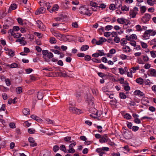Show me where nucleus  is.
Listing matches in <instances>:
<instances>
[{"instance_id": "nucleus-44", "label": "nucleus", "mask_w": 156, "mask_h": 156, "mask_svg": "<svg viewBox=\"0 0 156 156\" xmlns=\"http://www.w3.org/2000/svg\"><path fill=\"white\" fill-rule=\"evenodd\" d=\"M76 108L73 107H70L69 108V111L71 112L74 113L75 112Z\"/></svg>"}, {"instance_id": "nucleus-6", "label": "nucleus", "mask_w": 156, "mask_h": 156, "mask_svg": "<svg viewBox=\"0 0 156 156\" xmlns=\"http://www.w3.org/2000/svg\"><path fill=\"white\" fill-rule=\"evenodd\" d=\"M147 74L149 76H156V70L154 69H150L148 71Z\"/></svg>"}, {"instance_id": "nucleus-11", "label": "nucleus", "mask_w": 156, "mask_h": 156, "mask_svg": "<svg viewBox=\"0 0 156 156\" xmlns=\"http://www.w3.org/2000/svg\"><path fill=\"white\" fill-rule=\"evenodd\" d=\"M17 7V5L15 4H12L11 5L8 10V13H10L12 10H14L16 9Z\"/></svg>"}, {"instance_id": "nucleus-57", "label": "nucleus", "mask_w": 156, "mask_h": 156, "mask_svg": "<svg viewBox=\"0 0 156 156\" xmlns=\"http://www.w3.org/2000/svg\"><path fill=\"white\" fill-rule=\"evenodd\" d=\"M92 60L94 62L97 63H100L101 62L100 59H98L95 58H93L92 59Z\"/></svg>"}, {"instance_id": "nucleus-21", "label": "nucleus", "mask_w": 156, "mask_h": 156, "mask_svg": "<svg viewBox=\"0 0 156 156\" xmlns=\"http://www.w3.org/2000/svg\"><path fill=\"white\" fill-rule=\"evenodd\" d=\"M23 113L25 115H27L30 114V110L28 108H24L22 111Z\"/></svg>"}, {"instance_id": "nucleus-41", "label": "nucleus", "mask_w": 156, "mask_h": 156, "mask_svg": "<svg viewBox=\"0 0 156 156\" xmlns=\"http://www.w3.org/2000/svg\"><path fill=\"white\" fill-rule=\"evenodd\" d=\"M22 36V34L20 33H15L14 35L13 36V37L15 38H19L20 37H21Z\"/></svg>"}, {"instance_id": "nucleus-46", "label": "nucleus", "mask_w": 156, "mask_h": 156, "mask_svg": "<svg viewBox=\"0 0 156 156\" xmlns=\"http://www.w3.org/2000/svg\"><path fill=\"white\" fill-rule=\"evenodd\" d=\"M75 152V150L73 148H69V149L67 151V153H73Z\"/></svg>"}, {"instance_id": "nucleus-25", "label": "nucleus", "mask_w": 156, "mask_h": 156, "mask_svg": "<svg viewBox=\"0 0 156 156\" xmlns=\"http://www.w3.org/2000/svg\"><path fill=\"white\" fill-rule=\"evenodd\" d=\"M8 49V52H6V53L10 56L13 57L15 55L14 52L11 49Z\"/></svg>"}, {"instance_id": "nucleus-22", "label": "nucleus", "mask_w": 156, "mask_h": 156, "mask_svg": "<svg viewBox=\"0 0 156 156\" xmlns=\"http://www.w3.org/2000/svg\"><path fill=\"white\" fill-rule=\"evenodd\" d=\"M48 53V50H43L42 51V53L43 55V57L45 59V60L46 61L47 59L46 56Z\"/></svg>"}, {"instance_id": "nucleus-18", "label": "nucleus", "mask_w": 156, "mask_h": 156, "mask_svg": "<svg viewBox=\"0 0 156 156\" xmlns=\"http://www.w3.org/2000/svg\"><path fill=\"white\" fill-rule=\"evenodd\" d=\"M129 16L130 18H134L135 17L137 13L132 9L130 10L129 12Z\"/></svg>"}, {"instance_id": "nucleus-17", "label": "nucleus", "mask_w": 156, "mask_h": 156, "mask_svg": "<svg viewBox=\"0 0 156 156\" xmlns=\"http://www.w3.org/2000/svg\"><path fill=\"white\" fill-rule=\"evenodd\" d=\"M59 75L60 76H61L64 77L66 76L70 77V74L66 72H63L59 73Z\"/></svg>"}, {"instance_id": "nucleus-49", "label": "nucleus", "mask_w": 156, "mask_h": 156, "mask_svg": "<svg viewBox=\"0 0 156 156\" xmlns=\"http://www.w3.org/2000/svg\"><path fill=\"white\" fill-rule=\"evenodd\" d=\"M101 69H108V68L105 66L103 64H100L98 66Z\"/></svg>"}, {"instance_id": "nucleus-62", "label": "nucleus", "mask_w": 156, "mask_h": 156, "mask_svg": "<svg viewBox=\"0 0 156 156\" xmlns=\"http://www.w3.org/2000/svg\"><path fill=\"white\" fill-rule=\"evenodd\" d=\"M104 35L106 37H109L111 35V32H105L104 33Z\"/></svg>"}, {"instance_id": "nucleus-12", "label": "nucleus", "mask_w": 156, "mask_h": 156, "mask_svg": "<svg viewBox=\"0 0 156 156\" xmlns=\"http://www.w3.org/2000/svg\"><path fill=\"white\" fill-rule=\"evenodd\" d=\"M107 41V40L103 37H100V40L98 41H97V44L99 45L102 44L103 42H105Z\"/></svg>"}, {"instance_id": "nucleus-7", "label": "nucleus", "mask_w": 156, "mask_h": 156, "mask_svg": "<svg viewBox=\"0 0 156 156\" xmlns=\"http://www.w3.org/2000/svg\"><path fill=\"white\" fill-rule=\"evenodd\" d=\"M46 10L45 8L41 7L40 9H37L35 12V14L38 15L40 14L43 13L45 12Z\"/></svg>"}, {"instance_id": "nucleus-8", "label": "nucleus", "mask_w": 156, "mask_h": 156, "mask_svg": "<svg viewBox=\"0 0 156 156\" xmlns=\"http://www.w3.org/2000/svg\"><path fill=\"white\" fill-rule=\"evenodd\" d=\"M28 141L31 144L30 146L32 147L36 146L37 145V144L35 142V140L32 137H29Z\"/></svg>"}, {"instance_id": "nucleus-13", "label": "nucleus", "mask_w": 156, "mask_h": 156, "mask_svg": "<svg viewBox=\"0 0 156 156\" xmlns=\"http://www.w3.org/2000/svg\"><path fill=\"white\" fill-rule=\"evenodd\" d=\"M126 39L127 40L129 41H130L131 39H136L137 36L135 34H132L130 36H126Z\"/></svg>"}, {"instance_id": "nucleus-23", "label": "nucleus", "mask_w": 156, "mask_h": 156, "mask_svg": "<svg viewBox=\"0 0 156 156\" xmlns=\"http://www.w3.org/2000/svg\"><path fill=\"white\" fill-rule=\"evenodd\" d=\"M115 4L118 8H120L122 6L121 1L120 0H117L115 2Z\"/></svg>"}, {"instance_id": "nucleus-55", "label": "nucleus", "mask_w": 156, "mask_h": 156, "mask_svg": "<svg viewBox=\"0 0 156 156\" xmlns=\"http://www.w3.org/2000/svg\"><path fill=\"white\" fill-rule=\"evenodd\" d=\"M18 64L16 63H14L10 65V67L11 68H16L18 66Z\"/></svg>"}, {"instance_id": "nucleus-4", "label": "nucleus", "mask_w": 156, "mask_h": 156, "mask_svg": "<svg viewBox=\"0 0 156 156\" xmlns=\"http://www.w3.org/2000/svg\"><path fill=\"white\" fill-rule=\"evenodd\" d=\"M37 26L38 28L42 30V31L45 30V27L42 22L40 20H37L36 21Z\"/></svg>"}, {"instance_id": "nucleus-15", "label": "nucleus", "mask_w": 156, "mask_h": 156, "mask_svg": "<svg viewBox=\"0 0 156 156\" xmlns=\"http://www.w3.org/2000/svg\"><path fill=\"white\" fill-rule=\"evenodd\" d=\"M97 138H100L99 141L101 143H104L107 142L108 140V137H96Z\"/></svg>"}, {"instance_id": "nucleus-31", "label": "nucleus", "mask_w": 156, "mask_h": 156, "mask_svg": "<svg viewBox=\"0 0 156 156\" xmlns=\"http://www.w3.org/2000/svg\"><path fill=\"white\" fill-rule=\"evenodd\" d=\"M119 97L122 99H125L126 98V96L125 93L123 92H121L119 93Z\"/></svg>"}, {"instance_id": "nucleus-45", "label": "nucleus", "mask_w": 156, "mask_h": 156, "mask_svg": "<svg viewBox=\"0 0 156 156\" xmlns=\"http://www.w3.org/2000/svg\"><path fill=\"white\" fill-rule=\"evenodd\" d=\"M17 20L19 23L20 25H23V20L22 19L20 18H18L17 19Z\"/></svg>"}, {"instance_id": "nucleus-30", "label": "nucleus", "mask_w": 156, "mask_h": 156, "mask_svg": "<svg viewBox=\"0 0 156 156\" xmlns=\"http://www.w3.org/2000/svg\"><path fill=\"white\" fill-rule=\"evenodd\" d=\"M117 8L118 7L114 4H112L110 5L109 6V8L110 10H115L116 8Z\"/></svg>"}, {"instance_id": "nucleus-52", "label": "nucleus", "mask_w": 156, "mask_h": 156, "mask_svg": "<svg viewBox=\"0 0 156 156\" xmlns=\"http://www.w3.org/2000/svg\"><path fill=\"white\" fill-rule=\"evenodd\" d=\"M34 34L37 36L39 38H41L42 37V34L41 33L34 32Z\"/></svg>"}, {"instance_id": "nucleus-64", "label": "nucleus", "mask_w": 156, "mask_h": 156, "mask_svg": "<svg viewBox=\"0 0 156 156\" xmlns=\"http://www.w3.org/2000/svg\"><path fill=\"white\" fill-rule=\"evenodd\" d=\"M127 41L125 39L123 38L121 39V43L122 45H123L125 44H126Z\"/></svg>"}, {"instance_id": "nucleus-32", "label": "nucleus", "mask_w": 156, "mask_h": 156, "mask_svg": "<svg viewBox=\"0 0 156 156\" xmlns=\"http://www.w3.org/2000/svg\"><path fill=\"white\" fill-rule=\"evenodd\" d=\"M89 48V46L88 45H83L81 47V50L82 51H86Z\"/></svg>"}, {"instance_id": "nucleus-61", "label": "nucleus", "mask_w": 156, "mask_h": 156, "mask_svg": "<svg viewBox=\"0 0 156 156\" xmlns=\"http://www.w3.org/2000/svg\"><path fill=\"white\" fill-rule=\"evenodd\" d=\"M51 51L52 52H53L55 54H57L58 55L60 54H61V52L59 51L58 50H54V49H51Z\"/></svg>"}, {"instance_id": "nucleus-14", "label": "nucleus", "mask_w": 156, "mask_h": 156, "mask_svg": "<svg viewBox=\"0 0 156 156\" xmlns=\"http://www.w3.org/2000/svg\"><path fill=\"white\" fill-rule=\"evenodd\" d=\"M96 151L98 153L100 156H102L103 154H105V152L102 151L101 148H97Z\"/></svg>"}, {"instance_id": "nucleus-56", "label": "nucleus", "mask_w": 156, "mask_h": 156, "mask_svg": "<svg viewBox=\"0 0 156 156\" xmlns=\"http://www.w3.org/2000/svg\"><path fill=\"white\" fill-rule=\"evenodd\" d=\"M132 70H130V72H128L127 73V75L128 77H130L131 78L133 77Z\"/></svg>"}, {"instance_id": "nucleus-16", "label": "nucleus", "mask_w": 156, "mask_h": 156, "mask_svg": "<svg viewBox=\"0 0 156 156\" xmlns=\"http://www.w3.org/2000/svg\"><path fill=\"white\" fill-rule=\"evenodd\" d=\"M59 8L58 5L56 4L52 8L51 10H50L51 13H52L54 12L57 11Z\"/></svg>"}, {"instance_id": "nucleus-38", "label": "nucleus", "mask_w": 156, "mask_h": 156, "mask_svg": "<svg viewBox=\"0 0 156 156\" xmlns=\"http://www.w3.org/2000/svg\"><path fill=\"white\" fill-rule=\"evenodd\" d=\"M60 150L63 151L64 152H67L66 147L64 145H62L60 146Z\"/></svg>"}, {"instance_id": "nucleus-54", "label": "nucleus", "mask_w": 156, "mask_h": 156, "mask_svg": "<svg viewBox=\"0 0 156 156\" xmlns=\"http://www.w3.org/2000/svg\"><path fill=\"white\" fill-rule=\"evenodd\" d=\"M45 121L46 122L48 123L49 124H53L54 122L52 120H51L49 119H47L45 120Z\"/></svg>"}, {"instance_id": "nucleus-19", "label": "nucleus", "mask_w": 156, "mask_h": 156, "mask_svg": "<svg viewBox=\"0 0 156 156\" xmlns=\"http://www.w3.org/2000/svg\"><path fill=\"white\" fill-rule=\"evenodd\" d=\"M147 3L149 5L152 6L156 4V0H147Z\"/></svg>"}, {"instance_id": "nucleus-63", "label": "nucleus", "mask_w": 156, "mask_h": 156, "mask_svg": "<svg viewBox=\"0 0 156 156\" xmlns=\"http://www.w3.org/2000/svg\"><path fill=\"white\" fill-rule=\"evenodd\" d=\"M106 5L105 4L102 3L100 5V6H99L98 8H101L102 9H104L106 8Z\"/></svg>"}, {"instance_id": "nucleus-59", "label": "nucleus", "mask_w": 156, "mask_h": 156, "mask_svg": "<svg viewBox=\"0 0 156 156\" xmlns=\"http://www.w3.org/2000/svg\"><path fill=\"white\" fill-rule=\"evenodd\" d=\"M5 82L7 86H9L11 85L10 82L9 80V79H6L5 80Z\"/></svg>"}, {"instance_id": "nucleus-26", "label": "nucleus", "mask_w": 156, "mask_h": 156, "mask_svg": "<svg viewBox=\"0 0 156 156\" xmlns=\"http://www.w3.org/2000/svg\"><path fill=\"white\" fill-rule=\"evenodd\" d=\"M136 81L139 84H142L144 83L143 80L140 77L136 79Z\"/></svg>"}, {"instance_id": "nucleus-1", "label": "nucleus", "mask_w": 156, "mask_h": 156, "mask_svg": "<svg viewBox=\"0 0 156 156\" xmlns=\"http://www.w3.org/2000/svg\"><path fill=\"white\" fill-rule=\"evenodd\" d=\"M80 12L81 14L85 15L88 16H90L91 13L89 12V11L87 8H86L83 7H81L80 8Z\"/></svg>"}, {"instance_id": "nucleus-43", "label": "nucleus", "mask_w": 156, "mask_h": 156, "mask_svg": "<svg viewBox=\"0 0 156 156\" xmlns=\"http://www.w3.org/2000/svg\"><path fill=\"white\" fill-rule=\"evenodd\" d=\"M53 57V54L51 52H48V54L46 56V58H52Z\"/></svg>"}, {"instance_id": "nucleus-39", "label": "nucleus", "mask_w": 156, "mask_h": 156, "mask_svg": "<svg viewBox=\"0 0 156 156\" xmlns=\"http://www.w3.org/2000/svg\"><path fill=\"white\" fill-rule=\"evenodd\" d=\"M124 117L127 119H130L132 117L128 113H126L124 115Z\"/></svg>"}, {"instance_id": "nucleus-60", "label": "nucleus", "mask_w": 156, "mask_h": 156, "mask_svg": "<svg viewBox=\"0 0 156 156\" xmlns=\"http://www.w3.org/2000/svg\"><path fill=\"white\" fill-rule=\"evenodd\" d=\"M99 53H98L99 56H102L105 55V53L103 52V50H98Z\"/></svg>"}, {"instance_id": "nucleus-51", "label": "nucleus", "mask_w": 156, "mask_h": 156, "mask_svg": "<svg viewBox=\"0 0 156 156\" xmlns=\"http://www.w3.org/2000/svg\"><path fill=\"white\" fill-rule=\"evenodd\" d=\"M114 41L115 43H118L120 41V39L119 37H118L117 36L115 37L114 39Z\"/></svg>"}, {"instance_id": "nucleus-58", "label": "nucleus", "mask_w": 156, "mask_h": 156, "mask_svg": "<svg viewBox=\"0 0 156 156\" xmlns=\"http://www.w3.org/2000/svg\"><path fill=\"white\" fill-rule=\"evenodd\" d=\"M119 72L120 74L122 75L124 73L125 70L124 69H123L122 68H119Z\"/></svg>"}, {"instance_id": "nucleus-40", "label": "nucleus", "mask_w": 156, "mask_h": 156, "mask_svg": "<svg viewBox=\"0 0 156 156\" xmlns=\"http://www.w3.org/2000/svg\"><path fill=\"white\" fill-rule=\"evenodd\" d=\"M129 7H127L126 5L122 6L121 7V10L122 11H128L129 10Z\"/></svg>"}, {"instance_id": "nucleus-3", "label": "nucleus", "mask_w": 156, "mask_h": 156, "mask_svg": "<svg viewBox=\"0 0 156 156\" xmlns=\"http://www.w3.org/2000/svg\"><path fill=\"white\" fill-rule=\"evenodd\" d=\"M52 34L54 36L61 41H62L64 38L66 37L65 35L59 33H57L54 31L52 32Z\"/></svg>"}, {"instance_id": "nucleus-2", "label": "nucleus", "mask_w": 156, "mask_h": 156, "mask_svg": "<svg viewBox=\"0 0 156 156\" xmlns=\"http://www.w3.org/2000/svg\"><path fill=\"white\" fill-rule=\"evenodd\" d=\"M51 4L49 2H47L44 1H42L40 2V5L43 7L47 8V9L49 10L51 7Z\"/></svg>"}, {"instance_id": "nucleus-47", "label": "nucleus", "mask_w": 156, "mask_h": 156, "mask_svg": "<svg viewBox=\"0 0 156 156\" xmlns=\"http://www.w3.org/2000/svg\"><path fill=\"white\" fill-rule=\"evenodd\" d=\"M127 56L123 54H122L120 55V58L122 60H125L127 59Z\"/></svg>"}, {"instance_id": "nucleus-33", "label": "nucleus", "mask_w": 156, "mask_h": 156, "mask_svg": "<svg viewBox=\"0 0 156 156\" xmlns=\"http://www.w3.org/2000/svg\"><path fill=\"white\" fill-rule=\"evenodd\" d=\"M97 3L95 2H91L90 3V5L93 7L95 8L96 9H98L99 6L97 5Z\"/></svg>"}, {"instance_id": "nucleus-27", "label": "nucleus", "mask_w": 156, "mask_h": 156, "mask_svg": "<svg viewBox=\"0 0 156 156\" xmlns=\"http://www.w3.org/2000/svg\"><path fill=\"white\" fill-rule=\"evenodd\" d=\"M37 97L38 99L41 100L43 97V93L42 92H38Z\"/></svg>"}, {"instance_id": "nucleus-24", "label": "nucleus", "mask_w": 156, "mask_h": 156, "mask_svg": "<svg viewBox=\"0 0 156 156\" xmlns=\"http://www.w3.org/2000/svg\"><path fill=\"white\" fill-rule=\"evenodd\" d=\"M117 22L119 24H123L126 23L125 19L123 18H118L117 20Z\"/></svg>"}, {"instance_id": "nucleus-36", "label": "nucleus", "mask_w": 156, "mask_h": 156, "mask_svg": "<svg viewBox=\"0 0 156 156\" xmlns=\"http://www.w3.org/2000/svg\"><path fill=\"white\" fill-rule=\"evenodd\" d=\"M16 92L17 94H20L22 92V88L21 87H18L16 89Z\"/></svg>"}, {"instance_id": "nucleus-29", "label": "nucleus", "mask_w": 156, "mask_h": 156, "mask_svg": "<svg viewBox=\"0 0 156 156\" xmlns=\"http://www.w3.org/2000/svg\"><path fill=\"white\" fill-rule=\"evenodd\" d=\"M95 113L96 115H95V116L94 117V118H98L101 116V114H102L101 111H97Z\"/></svg>"}, {"instance_id": "nucleus-20", "label": "nucleus", "mask_w": 156, "mask_h": 156, "mask_svg": "<svg viewBox=\"0 0 156 156\" xmlns=\"http://www.w3.org/2000/svg\"><path fill=\"white\" fill-rule=\"evenodd\" d=\"M123 51L125 52H128L130 51V48L127 46H125L122 48Z\"/></svg>"}, {"instance_id": "nucleus-53", "label": "nucleus", "mask_w": 156, "mask_h": 156, "mask_svg": "<svg viewBox=\"0 0 156 156\" xmlns=\"http://www.w3.org/2000/svg\"><path fill=\"white\" fill-rule=\"evenodd\" d=\"M113 28V27L112 26L108 25L105 27V30H110L112 29Z\"/></svg>"}, {"instance_id": "nucleus-37", "label": "nucleus", "mask_w": 156, "mask_h": 156, "mask_svg": "<svg viewBox=\"0 0 156 156\" xmlns=\"http://www.w3.org/2000/svg\"><path fill=\"white\" fill-rule=\"evenodd\" d=\"M139 66H136L135 67H133L131 68L130 70H132V72L133 73H135L136 72V70L139 69Z\"/></svg>"}, {"instance_id": "nucleus-48", "label": "nucleus", "mask_w": 156, "mask_h": 156, "mask_svg": "<svg viewBox=\"0 0 156 156\" xmlns=\"http://www.w3.org/2000/svg\"><path fill=\"white\" fill-rule=\"evenodd\" d=\"M28 132L30 134H33L35 132V130L33 129L30 128L28 129Z\"/></svg>"}, {"instance_id": "nucleus-35", "label": "nucleus", "mask_w": 156, "mask_h": 156, "mask_svg": "<svg viewBox=\"0 0 156 156\" xmlns=\"http://www.w3.org/2000/svg\"><path fill=\"white\" fill-rule=\"evenodd\" d=\"M49 41L51 44H55L56 43V40L54 37H51L50 38Z\"/></svg>"}, {"instance_id": "nucleus-50", "label": "nucleus", "mask_w": 156, "mask_h": 156, "mask_svg": "<svg viewBox=\"0 0 156 156\" xmlns=\"http://www.w3.org/2000/svg\"><path fill=\"white\" fill-rule=\"evenodd\" d=\"M140 9V12L142 13H144L146 10V8L145 6H142L141 7Z\"/></svg>"}, {"instance_id": "nucleus-28", "label": "nucleus", "mask_w": 156, "mask_h": 156, "mask_svg": "<svg viewBox=\"0 0 156 156\" xmlns=\"http://www.w3.org/2000/svg\"><path fill=\"white\" fill-rule=\"evenodd\" d=\"M116 52V51L114 49H112L109 51V53L107 55L108 57L112 56L111 54H112L115 53Z\"/></svg>"}, {"instance_id": "nucleus-5", "label": "nucleus", "mask_w": 156, "mask_h": 156, "mask_svg": "<svg viewBox=\"0 0 156 156\" xmlns=\"http://www.w3.org/2000/svg\"><path fill=\"white\" fill-rule=\"evenodd\" d=\"M87 102L89 105L90 106L93 107L94 106V98L91 96L90 95L87 98Z\"/></svg>"}, {"instance_id": "nucleus-9", "label": "nucleus", "mask_w": 156, "mask_h": 156, "mask_svg": "<svg viewBox=\"0 0 156 156\" xmlns=\"http://www.w3.org/2000/svg\"><path fill=\"white\" fill-rule=\"evenodd\" d=\"M155 34V30H147V37H149V36H154Z\"/></svg>"}, {"instance_id": "nucleus-42", "label": "nucleus", "mask_w": 156, "mask_h": 156, "mask_svg": "<svg viewBox=\"0 0 156 156\" xmlns=\"http://www.w3.org/2000/svg\"><path fill=\"white\" fill-rule=\"evenodd\" d=\"M14 30L13 29H10L8 31V33L9 34V35H10L11 36H13L15 34L14 32Z\"/></svg>"}, {"instance_id": "nucleus-34", "label": "nucleus", "mask_w": 156, "mask_h": 156, "mask_svg": "<svg viewBox=\"0 0 156 156\" xmlns=\"http://www.w3.org/2000/svg\"><path fill=\"white\" fill-rule=\"evenodd\" d=\"M64 140L69 143H72L73 142V140H71V137H65Z\"/></svg>"}, {"instance_id": "nucleus-10", "label": "nucleus", "mask_w": 156, "mask_h": 156, "mask_svg": "<svg viewBox=\"0 0 156 156\" xmlns=\"http://www.w3.org/2000/svg\"><path fill=\"white\" fill-rule=\"evenodd\" d=\"M30 117L31 118L37 121L39 123H41L42 121L41 119L34 115H31Z\"/></svg>"}]
</instances>
